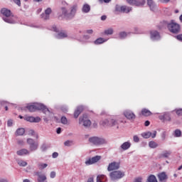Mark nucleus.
Wrapping results in <instances>:
<instances>
[{"label": "nucleus", "mask_w": 182, "mask_h": 182, "mask_svg": "<svg viewBox=\"0 0 182 182\" xmlns=\"http://www.w3.org/2000/svg\"><path fill=\"white\" fill-rule=\"evenodd\" d=\"M26 109L29 110V112H36V110H42L43 113L45 114H52L51 112L49 111V109L46 107V106L43 105V104L36 103L31 105H28Z\"/></svg>", "instance_id": "1"}, {"label": "nucleus", "mask_w": 182, "mask_h": 182, "mask_svg": "<svg viewBox=\"0 0 182 182\" xmlns=\"http://www.w3.org/2000/svg\"><path fill=\"white\" fill-rule=\"evenodd\" d=\"M170 154H171V151H166L161 156L162 157H165L166 159H167V157H169Z\"/></svg>", "instance_id": "39"}, {"label": "nucleus", "mask_w": 182, "mask_h": 182, "mask_svg": "<svg viewBox=\"0 0 182 182\" xmlns=\"http://www.w3.org/2000/svg\"><path fill=\"white\" fill-rule=\"evenodd\" d=\"M50 14H52V9L48 8L45 11V14H43L41 15V18H43V19H45L46 21V20L49 19V15H50Z\"/></svg>", "instance_id": "18"}, {"label": "nucleus", "mask_w": 182, "mask_h": 182, "mask_svg": "<svg viewBox=\"0 0 182 182\" xmlns=\"http://www.w3.org/2000/svg\"><path fill=\"white\" fill-rule=\"evenodd\" d=\"M112 0H104V2H105L106 4L110 2Z\"/></svg>", "instance_id": "62"}, {"label": "nucleus", "mask_w": 182, "mask_h": 182, "mask_svg": "<svg viewBox=\"0 0 182 182\" xmlns=\"http://www.w3.org/2000/svg\"><path fill=\"white\" fill-rule=\"evenodd\" d=\"M124 116H125L128 120H134V119H136V114H134V113L130 110L124 111Z\"/></svg>", "instance_id": "13"}, {"label": "nucleus", "mask_w": 182, "mask_h": 182, "mask_svg": "<svg viewBox=\"0 0 182 182\" xmlns=\"http://www.w3.org/2000/svg\"><path fill=\"white\" fill-rule=\"evenodd\" d=\"M144 126L148 127L150 126V122L149 121H146L144 123Z\"/></svg>", "instance_id": "54"}, {"label": "nucleus", "mask_w": 182, "mask_h": 182, "mask_svg": "<svg viewBox=\"0 0 182 182\" xmlns=\"http://www.w3.org/2000/svg\"><path fill=\"white\" fill-rule=\"evenodd\" d=\"M181 168H182V165L181 166H180L178 168V170H181Z\"/></svg>", "instance_id": "63"}, {"label": "nucleus", "mask_w": 182, "mask_h": 182, "mask_svg": "<svg viewBox=\"0 0 182 182\" xmlns=\"http://www.w3.org/2000/svg\"><path fill=\"white\" fill-rule=\"evenodd\" d=\"M147 4L151 11H156V5L154 4L153 0H147Z\"/></svg>", "instance_id": "25"}, {"label": "nucleus", "mask_w": 182, "mask_h": 182, "mask_svg": "<svg viewBox=\"0 0 182 182\" xmlns=\"http://www.w3.org/2000/svg\"><path fill=\"white\" fill-rule=\"evenodd\" d=\"M101 157L100 156H95L91 159H89L85 161V164L87 166H90V164H95V163H97L99 160H100Z\"/></svg>", "instance_id": "14"}, {"label": "nucleus", "mask_w": 182, "mask_h": 182, "mask_svg": "<svg viewBox=\"0 0 182 182\" xmlns=\"http://www.w3.org/2000/svg\"><path fill=\"white\" fill-rule=\"evenodd\" d=\"M29 134H31V136H33V135L35 134V131L31 129V130L29 131Z\"/></svg>", "instance_id": "52"}, {"label": "nucleus", "mask_w": 182, "mask_h": 182, "mask_svg": "<svg viewBox=\"0 0 182 182\" xmlns=\"http://www.w3.org/2000/svg\"><path fill=\"white\" fill-rule=\"evenodd\" d=\"M82 11L85 14H87V12H90V6L89 4H84L82 6Z\"/></svg>", "instance_id": "27"}, {"label": "nucleus", "mask_w": 182, "mask_h": 182, "mask_svg": "<svg viewBox=\"0 0 182 182\" xmlns=\"http://www.w3.org/2000/svg\"><path fill=\"white\" fill-rule=\"evenodd\" d=\"M129 5H135V6H143L146 4L144 0H127Z\"/></svg>", "instance_id": "11"}, {"label": "nucleus", "mask_w": 182, "mask_h": 182, "mask_svg": "<svg viewBox=\"0 0 182 182\" xmlns=\"http://www.w3.org/2000/svg\"><path fill=\"white\" fill-rule=\"evenodd\" d=\"M1 14L3 16H6L3 18L4 22H6L7 23H15V21L12 18H9L10 16H12V11H11V10L6 8H3L1 9Z\"/></svg>", "instance_id": "2"}, {"label": "nucleus", "mask_w": 182, "mask_h": 182, "mask_svg": "<svg viewBox=\"0 0 182 182\" xmlns=\"http://www.w3.org/2000/svg\"><path fill=\"white\" fill-rule=\"evenodd\" d=\"M161 2L167 3L170 2V0H159Z\"/></svg>", "instance_id": "58"}, {"label": "nucleus", "mask_w": 182, "mask_h": 182, "mask_svg": "<svg viewBox=\"0 0 182 182\" xmlns=\"http://www.w3.org/2000/svg\"><path fill=\"white\" fill-rule=\"evenodd\" d=\"M125 176L124 172L121 171H113L109 173L111 180H120Z\"/></svg>", "instance_id": "5"}, {"label": "nucleus", "mask_w": 182, "mask_h": 182, "mask_svg": "<svg viewBox=\"0 0 182 182\" xmlns=\"http://www.w3.org/2000/svg\"><path fill=\"white\" fill-rule=\"evenodd\" d=\"M62 14L64 16L67 18H73L75 15H76V12L77 11V5H73L70 8V12H68L65 8H62Z\"/></svg>", "instance_id": "3"}, {"label": "nucleus", "mask_w": 182, "mask_h": 182, "mask_svg": "<svg viewBox=\"0 0 182 182\" xmlns=\"http://www.w3.org/2000/svg\"><path fill=\"white\" fill-rule=\"evenodd\" d=\"M120 168V162L113 161L109 164L107 170L108 171H114V170H119Z\"/></svg>", "instance_id": "10"}, {"label": "nucleus", "mask_w": 182, "mask_h": 182, "mask_svg": "<svg viewBox=\"0 0 182 182\" xmlns=\"http://www.w3.org/2000/svg\"><path fill=\"white\" fill-rule=\"evenodd\" d=\"M87 33H89V34H92V33H93V30H92V29L91 30H87Z\"/></svg>", "instance_id": "57"}, {"label": "nucleus", "mask_w": 182, "mask_h": 182, "mask_svg": "<svg viewBox=\"0 0 182 182\" xmlns=\"http://www.w3.org/2000/svg\"><path fill=\"white\" fill-rule=\"evenodd\" d=\"M89 141L95 146H99V144H105V143H106V140H105V139L97 136L90 138Z\"/></svg>", "instance_id": "7"}, {"label": "nucleus", "mask_w": 182, "mask_h": 182, "mask_svg": "<svg viewBox=\"0 0 182 182\" xmlns=\"http://www.w3.org/2000/svg\"><path fill=\"white\" fill-rule=\"evenodd\" d=\"M73 144V141H66L65 143H64V145L69 147V146H72Z\"/></svg>", "instance_id": "42"}, {"label": "nucleus", "mask_w": 182, "mask_h": 182, "mask_svg": "<svg viewBox=\"0 0 182 182\" xmlns=\"http://www.w3.org/2000/svg\"><path fill=\"white\" fill-rule=\"evenodd\" d=\"M103 126H110L111 127H115V129H119V122L116 119L107 120L105 119L102 122Z\"/></svg>", "instance_id": "9"}, {"label": "nucleus", "mask_w": 182, "mask_h": 182, "mask_svg": "<svg viewBox=\"0 0 182 182\" xmlns=\"http://www.w3.org/2000/svg\"><path fill=\"white\" fill-rule=\"evenodd\" d=\"M80 124H82L84 127H90V124H92V122L87 118V115L84 114L82 117L79 119Z\"/></svg>", "instance_id": "6"}, {"label": "nucleus", "mask_w": 182, "mask_h": 182, "mask_svg": "<svg viewBox=\"0 0 182 182\" xmlns=\"http://www.w3.org/2000/svg\"><path fill=\"white\" fill-rule=\"evenodd\" d=\"M107 17L106 16H101V20L102 21H106V18H107Z\"/></svg>", "instance_id": "56"}, {"label": "nucleus", "mask_w": 182, "mask_h": 182, "mask_svg": "<svg viewBox=\"0 0 182 182\" xmlns=\"http://www.w3.org/2000/svg\"><path fill=\"white\" fill-rule=\"evenodd\" d=\"M35 175L38 176V182H45L46 180V176L41 172H36Z\"/></svg>", "instance_id": "17"}, {"label": "nucleus", "mask_w": 182, "mask_h": 182, "mask_svg": "<svg viewBox=\"0 0 182 182\" xmlns=\"http://www.w3.org/2000/svg\"><path fill=\"white\" fill-rule=\"evenodd\" d=\"M176 38L178 39V41H180L181 42H182V34H179L176 36Z\"/></svg>", "instance_id": "49"}, {"label": "nucleus", "mask_w": 182, "mask_h": 182, "mask_svg": "<svg viewBox=\"0 0 182 182\" xmlns=\"http://www.w3.org/2000/svg\"><path fill=\"white\" fill-rule=\"evenodd\" d=\"M175 137H181V130L180 129L175 130Z\"/></svg>", "instance_id": "38"}, {"label": "nucleus", "mask_w": 182, "mask_h": 182, "mask_svg": "<svg viewBox=\"0 0 182 182\" xmlns=\"http://www.w3.org/2000/svg\"><path fill=\"white\" fill-rule=\"evenodd\" d=\"M126 36H127V33L124 31L119 33V38H121L122 39H123L124 38H126Z\"/></svg>", "instance_id": "41"}, {"label": "nucleus", "mask_w": 182, "mask_h": 182, "mask_svg": "<svg viewBox=\"0 0 182 182\" xmlns=\"http://www.w3.org/2000/svg\"><path fill=\"white\" fill-rule=\"evenodd\" d=\"M133 140L135 143H139V141H140V139L139 138V136L137 135L134 136Z\"/></svg>", "instance_id": "43"}, {"label": "nucleus", "mask_w": 182, "mask_h": 182, "mask_svg": "<svg viewBox=\"0 0 182 182\" xmlns=\"http://www.w3.org/2000/svg\"><path fill=\"white\" fill-rule=\"evenodd\" d=\"M142 137H144V139H150V137H151V132H144L143 134H141Z\"/></svg>", "instance_id": "34"}, {"label": "nucleus", "mask_w": 182, "mask_h": 182, "mask_svg": "<svg viewBox=\"0 0 182 182\" xmlns=\"http://www.w3.org/2000/svg\"><path fill=\"white\" fill-rule=\"evenodd\" d=\"M146 182H158L157 181V178L154 175H150L148 178Z\"/></svg>", "instance_id": "30"}, {"label": "nucleus", "mask_w": 182, "mask_h": 182, "mask_svg": "<svg viewBox=\"0 0 182 182\" xmlns=\"http://www.w3.org/2000/svg\"><path fill=\"white\" fill-rule=\"evenodd\" d=\"M156 134H157V132L154 131V133L151 134V137H152V139H154V137H156Z\"/></svg>", "instance_id": "51"}, {"label": "nucleus", "mask_w": 182, "mask_h": 182, "mask_svg": "<svg viewBox=\"0 0 182 182\" xmlns=\"http://www.w3.org/2000/svg\"><path fill=\"white\" fill-rule=\"evenodd\" d=\"M106 41L102 38H99L94 41L95 45H101V43H105Z\"/></svg>", "instance_id": "31"}, {"label": "nucleus", "mask_w": 182, "mask_h": 182, "mask_svg": "<svg viewBox=\"0 0 182 182\" xmlns=\"http://www.w3.org/2000/svg\"><path fill=\"white\" fill-rule=\"evenodd\" d=\"M4 109H5L6 111H8V107H7V106H6V107H4Z\"/></svg>", "instance_id": "64"}, {"label": "nucleus", "mask_w": 182, "mask_h": 182, "mask_svg": "<svg viewBox=\"0 0 182 182\" xmlns=\"http://www.w3.org/2000/svg\"><path fill=\"white\" fill-rule=\"evenodd\" d=\"M159 120H161V122H171V117L170 116V113L168 112H164V114L159 116Z\"/></svg>", "instance_id": "12"}, {"label": "nucleus", "mask_w": 182, "mask_h": 182, "mask_svg": "<svg viewBox=\"0 0 182 182\" xmlns=\"http://www.w3.org/2000/svg\"><path fill=\"white\" fill-rule=\"evenodd\" d=\"M60 132H62V129L60 127L57 129V134H60Z\"/></svg>", "instance_id": "53"}, {"label": "nucleus", "mask_w": 182, "mask_h": 182, "mask_svg": "<svg viewBox=\"0 0 182 182\" xmlns=\"http://www.w3.org/2000/svg\"><path fill=\"white\" fill-rule=\"evenodd\" d=\"M58 39H62L63 38H68V33L65 32H60L58 34Z\"/></svg>", "instance_id": "33"}, {"label": "nucleus", "mask_w": 182, "mask_h": 182, "mask_svg": "<svg viewBox=\"0 0 182 182\" xmlns=\"http://www.w3.org/2000/svg\"><path fill=\"white\" fill-rule=\"evenodd\" d=\"M82 112H83V108L82 107H78L74 112V117L77 119Z\"/></svg>", "instance_id": "20"}, {"label": "nucleus", "mask_w": 182, "mask_h": 182, "mask_svg": "<svg viewBox=\"0 0 182 182\" xmlns=\"http://www.w3.org/2000/svg\"><path fill=\"white\" fill-rule=\"evenodd\" d=\"M47 149H48V146H46V144H43L41 147V149L42 150V151H46Z\"/></svg>", "instance_id": "45"}, {"label": "nucleus", "mask_w": 182, "mask_h": 182, "mask_svg": "<svg viewBox=\"0 0 182 182\" xmlns=\"http://www.w3.org/2000/svg\"><path fill=\"white\" fill-rule=\"evenodd\" d=\"M13 1L16 5H18V6H21V0H13Z\"/></svg>", "instance_id": "47"}, {"label": "nucleus", "mask_w": 182, "mask_h": 182, "mask_svg": "<svg viewBox=\"0 0 182 182\" xmlns=\"http://www.w3.org/2000/svg\"><path fill=\"white\" fill-rule=\"evenodd\" d=\"M141 113L142 116H145V117L151 116L152 114L151 112L146 108L142 109Z\"/></svg>", "instance_id": "22"}, {"label": "nucleus", "mask_w": 182, "mask_h": 182, "mask_svg": "<svg viewBox=\"0 0 182 182\" xmlns=\"http://www.w3.org/2000/svg\"><path fill=\"white\" fill-rule=\"evenodd\" d=\"M176 114L178 116H182V109H179L176 110Z\"/></svg>", "instance_id": "46"}, {"label": "nucleus", "mask_w": 182, "mask_h": 182, "mask_svg": "<svg viewBox=\"0 0 182 182\" xmlns=\"http://www.w3.org/2000/svg\"><path fill=\"white\" fill-rule=\"evenodd\" d=\"M26 122H31V123H39L41 122V117H27L25 118Z\"/></svg>", "instance_id": "16"}, {"label": "nucleus", "mask_w": 182, "mask_h": 182, "mask_svg": "<svg viewBox=\"0 0 182 182\" xmlns=\"http://www.w3.org/2000/svg\"><path fill=\"white\" fill-rule=\"evenodd\" d=\"M61 123L63 124H68V118H66L65 117H61Z\"/></svg>", "instance_id": "40"}, {"label": "nucleus", "mask_w": 182, "mask_h": 182, "mask_svg": "<svg viewBox=\"0 0 182 182\" xmlns=\"http://www.w3.org/2000/svg\"><path fill=\"white\" fill-rule=\"evenodd\" d=\"M134 182H141V178H137L135 179Z\"/></svg>", "instance_id": "55"}, {"label": "nucleus", "mask_w": 182, "mask_h": 182, "mask_svg": "<svg viewBox=\"0 0 182 182\" xmlns=\"http://www.w3.org/2000/svg\"><path fill=\"white\" fill-rule=\"evenodd\" d=\"M38 167L39 170H43V168H46V167H48V165L46 164H38Z\"/></svg>", "instance_id": "36"}, {"label": "nucleus", "mask_w": 182, "mask_h": 182, "mask_svg": "<svg viewBox=\"0 0 182 182\" xmlns=\"http://www.w3.org/2000/svg\"><path fill=\"white\" fill-rule=\"evenodd\" d=\"M149 146L150 149H156V147H159V144L154 141H151L149 143Z\"/></svg>", "instance_id": "29"}, {"label": "nucleus", "mask_w": 182, "mask_h": 182, "mask_svg": "<svg viewBox=\"0 0 182 182\" xmlns=\"http://www.w3.org/2000/svg\"><path fill=\"white\" fill-rule=\"evenodd\" d=\"M18 156H25V154H29V151L26 149H23L17 151Z\"/></svg>", "instance_id": "21"}, {"label": "nucleus", "mask_w": 182, "mask_h": 182, "mask_svg": "<svg viewBox=\"0 0 182 182\" xmlns=\"http://www.w3.org/2000/svg\"><path fill=\"white\" fill-rule=\"evenodd\" d=\"M167 25H168V23H167L166 21H161L159 25L157 26V28L159 30L166 29V28H167Z\"/></svg>", "instance_id": "23"}, {"label": "nucleus", "mask_w": 182, "mask_h": 182, "mask_svg": "<svg viewBox=\"0 0 182 182\" xmlns=\"http://www.w3.org/2000/svg\"><path fill=\"white\" fill-rule=\"evenodd\" d=\"M50 178H55V177H56V172L52 171L50 174Z\"/></svg>", "instance_id": "44"}, {"label": "nucleus", "mask_w": 182, "mask_h": 182, "mask_svg": "<svg viewBox=\"0 0 182 182\" xmlns=\"http://www.w3.org/2000/svg\"><path fill=\"white\" fill-rule=\"evenodd\" d=\"M87 182H94L93 178H88Z\"/></svg>", "instance_id": "59"}, {"label": "nucleus", "mask_w": 182, "mask_h": 182, "mask_svg": "<svg viewBox=\"0 0 182 182\" xmlns=\"http://www.w3.org/2000/svg\"><path fill=\"white\" fill-rule=\"evenodd\" d=\"M130 146H132V144H130L129 141H127L121 145V149L122 150H128V149H130Z\"/></svg>", "instance_id": "26"}, {"label": "nucleus", "mask_w": 182, "mask_h": 182, "mask_svg": "<svg viewBox=\"0 0 182 182\" xmlns=\"http://www.w3.org/2000/svg\"><path fill=\"white\" fill-rule=\"evenodd\" d=\"M106 180V176L105 175H98L97 176V182H105Z\"/></svg>", "instance_id": "32"}, {"label": "nucleus", "mask_w": 182, "mask_h": 182, "mask_svg": "<svg viewBox=\"0 0 182 182\" xmlns=\"http://www.w3.org/2000/svg\"><path fill=\"white\" fill-rule=\"evenodd\" d=\"M105 35H113V28H108L105 31Z\"/></svg>", "instance_id": "37"}, {"label": "nucleus", "mask_w": 182, "mask_h": 182, "mask_svg": "<svg viewBox=\"0 0 182 182\" xmlns=\"http://www.w3.org/2000/svg\"><path fill=\"white\" fill-rule=\"evenodd\" d=\"M18 166H21V167H25V166H28V163H26V161H22V160L18 161Z\"/></svg>", "instance_id": "35"}, {"label": "nucleus", "mask_w": 182, "mask_h": 182, "mask_svg": "<svg viewBox=\"0 0 182 182\" xmlns=\"http://www.w3.org/2000/svg\"><path fill=\"white\" fill-rule=\"evenodd\" d=\"M0 182H8V181L6 179H1Z\"/></svg>", "instance_id": "61"}, {"label": "nucleus", "mask_w": 182, "mask_h": 182, "mask_svg": "<svg viewBox=\"0 0 182 182\" xmlns=\"http://www.w3.org/2000/svg\"><path fill=\"white\" fill-rule=\"evenodd\" d=\"M121 12H124L125 14H129L130 11H132V8L127 6H122L120 7Z\"/></svg>", "instance_id": "24"}, {"label": "nucleus", "mask_w": 182, "mask_h": 182, "mask_svg": "<svg viewBox=\"0 0 182 182\" xmlns=\"http://www.w3.org/2000/svg\"><path fill=\"white\" fill-rule=\"evenodd\" d=\"M167 28L171 32V33H179L181 30L180 24L176 23L174 20H171L170 23H168Z\"/></svg>", "instance_id": "4"}, {"label": "nucleus", "mask_w": 182, "mask_h": 182, "mask_svg": "<svg viewBox=\"0 0 182 182\" xmlns=\"http://www.w3.org/2000/svg\"><path fill=\"white\" fill-rule=\"evenodd\" d=\"M151 35V39H153V41H157V39H160V33H159L157 31H151L150 32Z\"/></svg>", "instance_id": "15"}, {"label": "nucleus", "mask_w": 182, "mask_h": 182, "mask_svg": "<svg viewBox=\"0 0 182 182\" xmlns=\"http://www.w3.org/2000/svg\"><path fill=\"white\" fill-rule=\"evenodd\" d=\"M12 124H14V122L12 121V119H9L7 122V125L9 126V127H11L12 126Z\"/></svg>", "instance_id": "48"}, {"label": "nucleus", "mask_w": 182, "mask_h": 182, "mask_svg": "<svg viewBox=\"0 0 182 182\" xmlns=\"http://www.w3.org/2000/svg\"><path fill=\"white\" fill-rule=\"evenodd\" d=\"M53 159H56V157H58V156H59V154H58V152H54L53 153Z\"/></svg>", "instance_id": "50"}, {"label": "nucleus", "mask_w": 182, "mask_h": 182, "mask_svg": "<svg viewBox=\"0 0 182 182\" xmlns=\"http://www.w3.org/2000/svg\"><path fill=\"white\" fill-rule=\"evenodd\" d=\"M25 134V129L19 128L16 132V136H23Z\"/></svg>", "instance_id": "28"}, {"label": "nucleus", "mask_w": 182, "mask_h": 182, "mask_svg": "<svg viewBox=\"0 0 182 182\" xmlns=\"http://www.w3.org/2000/svg\"><path fill=\"white\" fill-rule=\"evenodd\" d=\"M27 143L29 145L30 151H36L39 147V144L36 142L33 139H28Z\"/></svg>", "instance_id": "8"}, {"label": "nucleus", "mask_w": 182, "mask_h": 182, "mask_svg": "<svg viewBox=\"0 0 182 182\" xmlns=\"http://www.w3.org/2000/svg\"><path fill=\"white\" fill-rule=\"evenodd\" d=\"M53 29L54 32H58V28H56V26H53Z\"/></svg>", "instance_id": "60"}, {"label": "nucleus", "mask_w": 182, "mask_h": 182, "mask_svg": "<svg viewBox=\"0 0 182 182\" xmlns=\"http://www.w3.org/2000/svg\"><path fill=\"white\" fill-rule=\"evenodd\" d=\"M159 181L161 182L166 181L168 177L167 176V174H166V172H161L159 173L157 176Z\"/></svg>", "instance_id": "19"}]
</instances>
